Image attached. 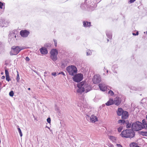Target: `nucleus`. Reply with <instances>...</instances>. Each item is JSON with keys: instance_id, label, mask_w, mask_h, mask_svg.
<instances>
[{"instance_id": "f257e3e1", "label": "nucleus", "mask_w": 147, "mask_h": 147, "mask_svg": "<svg viewBox=\"0 0 147 147\" xmlns=\"http://www.w3.org/2000/svg\"><path fill=\"white\" fill-rule=\"evenodd\" d=\"M142 123L138 121L134 123L132 125V129L134 131H136L142 129L143 128V126L146 129H147V122L145 119L142 120Z\"/></svg>"}, {"instance_id": "f03ea898", "label": "nucleus", "mask_w": 147, "mask_h": 147, "mask_svg": "<svg viewBox=\"0 0 147 147\" xmlns=\"http://www.w3.org/2000/svg\"><path fill=\"white\" fill-rule=\"evenodd\" d=\"M121 135L122 137L131 138L134 136L135 133L132 129H127L122 131Z\"/></svg>"}, {"instance_id": "7ed1b4c3", "label": "nucleus", "mask_w": 147, "mask_h": 147, "mask_svg": "<svg viewBox=\"0 0 147 147\" xmlns=\"http://www.w3.org/2000/svg\"><path fill=\"white\" fill-rule=\"evenodd\" d=\"M66 70L69 75L74 76L77 72V69L74 65H71L67 67L66 68Z\"/></svg>"}, {"instance_id": "20e7f679", "label": "nucleus", "mask_w": 147, "mask_h": 147, "mask_svg": "<svg viewBox=\"0 0 147 147\" xmlns=\"http://www.w3.org/2000/svg\"><path fill=\"white\" fill-rule=\"evenodd\" d=\"M22 49L19 46H13L11 48L10 55H17Z\"/></svg>"}, {"instance_id": "39448f33", "label": "nucleus", "mask_w": 147, "mask_h": 147, "mask_svg": "<svg viewBox=\"0 0 147 147\" xmlns=\"http://www.w3.org/2000/svg\"><path fill=\"white\" fill-rule=\"evenodd\" d=\"M83 78L82 74L79 73L74 75L72 77L73 80L76 82H79L82 81Z\"/></svg>"}, {"instance_id": "423d86ee", "label": "nucleus", "mask_w": 147, "mask_h": 147, "mask_svg": "<svg viewBox=\"0 0 147 147\" xmlns=\"http://www.w3.org/2000/svg\"><path fill=\"white\" fill-rule=\"evenodd\" d=\"M99 87L100 90L102 91H108V92H113V91L110 90V87L106 86L103 83H101L99 85Z\"/></svg>"}, {"instance_id": "0eeeda50", "label": "nucleus", "mask_w": 147, "mask_h": 147, "mask_svg": "<svg viewBox=\"0 0 147 147\" xmlns=\"http://www.w3.org/2000/svg\"><path fill=\"white\" fill-rule=\"evenodd\" d=\"M51 57L53 61H56L57 59V55L58 54L57 51L56 49H52L50 52Z\"/></svg>"}, {"instance_id": "6e6552de", "label": "nucleus", "mask_w": 147, "mask_h": 147, "mask_svg": "<svg viewBox=\"0 0 147 147\" xmlns=\"http://www.w3.org/2000/svg\"><path fill=\"white\" fill-rule=\"evenodd\" d=\"M86 86V85H85V82H84L78 84L77 87L79 88V92H84L85 90V88Z\"/></svg>"}, {"instance_id": "1a4fd4ad", "label": "nucleus", "mask_w": 147, "mask_h": 147, "mask_svg": "<svg viewBox=\"0 0 147 147\" xmlns=\"http://www.w3.org/2000/svg\"><path fill=\"white\" fill-rule=\"evenodd\" d=\"M118 123H121L123 125H126L127 128H132V125L131 123H129L128 120H124L120 119L118 121Z\"/></svg>"}, {"instance_id": "9d476101", "label": "nucleus", "mask_w": 147, "mask_h": 147, "mask_svg": "<svg viewBox=\"0 0 147 147\" xmlns=\"http://www.w3.org/2000/svg\"><path fill=\"white\" fill-rule=\"evenodd\" d=\"M86 117L87 120L90 119V121L92 123H94L98 121V119L96 116L93 115H91L90 117L88 115H86Z\"/></svg>"}, {"instance_id": "9b49d317", "label": "nucleus", "mask_w": 147, "mask_h": 147, "mask_svg": "<svg viewBox=\"0 0 147 147\" xmlns=\"http://www.w3.org/2000/svg\"><path fill=\"white\" fill-rule=\"evenodd\" d=\"M101 81V78L100 76L97 75L94 76L92 81L94 83L97 84L99 83Z\"/></svg>"}, {"instance_id": "f8f14e48", "label": "nucleus", "mask_w": 147, "mask_h": 147, "mask_svg": "<svg viewBox=\"0 0 147 147\" xmlns=\"http://www.w3.org/2000/svg\"><path fill=\"white\" fill-rule=\"evenodd\" d=\"M30 34V32L26 30H22L20 32V34L21 36L23 37H26L28 36Z\"/></svg>"}, {"instance_id": "ddd939ff", "label": "nucleus", "mask_w": 147, "mask_h": 147, "mask_svg": "<svg viewBox=\"0 0 147 147\" xmlns=\"http://www.w3.org/2000/svg\"><path fill=\"white\" fill-rule=\"evenodd\" d=\"M121 102V99L118 97H116L114 101V104L118 106L119 105Z\"/></svg>"}, {"instance_id": "4468645a", "label": "nucleus", "mask_w": 147, "mask_h": 147, "mask_svg": "<svg viewBox=\"0 0 147 147\" xmlns=\"http://www.w3.org/2000/svg\"><path fill=\"white\" fill-rule=\"evenodd\" d=\"M128 116V113L127 112L124 111L122 115L121 118L122 119H126Z\"/></svg>"}, {"instance_id": "2eb2a0df", "label": "nucleus", "mask_w": 147, "mask_h": 147, "mask_svg": "<svg viewBox=\"0 0 147 147\" xmlns=\"http://www.w3.org/2000/svg\"><path fill=\"white\" fill-rule=\"evenodd\" d=\"M40 53L42 54H46L47 53L48 51L46 48L45 47H42L40 49Z\"/></svg>"}, {"instance_id": "dca6fc26", "label": "nucleus", "mask_w": 147, "mask_h": 147, "mask_svg": "<svg viewBox=\"0 0 147 147\" xmlns=\"http://www.w3.org/2000/svg\"><path fill=\"white\" fill-rule=\"evenodd\" d=\"M124 111L123 110L122 108H119L117 112V115L119 116L122 115Z\"/></svg>"}, {"instance_id": "f3484780", "label": "nucleus", "mask_w": 147, "mask_h": 147, "mask_svg": "<svg viewBox=\"0 0 147 147\" xmlns=\"http://www.w3.org/2000/svg\"><path fill=\"white\" fill-rule=\"evenodd\" d=\"M114 104V100L113 99L110 98L109 100L105 103L107 106H109L112 105Z\"/></svg>"}, {"instance_id": "a211bd4d", "label": "nucleus", "mask_w": 147, "mask_h": 147, "mask_svg": "<svg viewBox=\"0 0 147 147\" xmlns=\"http://www.w3.org/2000/svg\"><path fill=\"white\" fill-rule=\"evenodd\" d=\"M91 23L86 21H84L83 22V24L84 27H90V26Z\"/></svg>"}, {"instance_id": "6ab92c4d", "label": "nucleus", "mask_w": 147, "mask_h": 147, "mask_svg": "<svg viewBox=\"0 0 147 147\" xmlns=\"http://www.w3.org/2000/svg\"><path fill=\"white\" fill-rule=\"evenodd\" d=\"M83 92H78V97L80 98L81 97V99H83L84 97L83 96V94L82 93Z\"/></svg>"}, {"instance_id": "aec40b11", "label": "nucleus", "mask_w": 147, "mask_h": 147, "mask_svg": "<svg viewBox=\"0 0 147 147\" xmlns=\"http://www.w3.org/2000/svg\"><path fill=\"white\" fill-rule=\"evenodd\" d=\"M109 138L113 142H115L116 140V138L113 136H109Z\"/></svg>"}, {"instance_id": "412c9836", "label": "nucleus", "mask_w": 147, "mask_h": 147, "mask_svg": "<svg viewBox=\"0 0 147 147\" xmlns=\"http://www.w3.org/2000/svg\"><path fill=\"white\" fill-rule=\"evenodd\" d=\"M140 134L143 136H147V131H141Z\"/></svg>"}, {"instance_id": "4be33fe9", "label": "nucleus", "mask_w": 147, "mask_h": 147, "mask_svg": "<svg viewBox=\"0 0 147 147\" xmlns=\"http://www.w3.org/2000/svg\"><path fill=\"white\" fill-rule=\"evenodd\" d=\"M78 106H81V107H84V108H88V107H87V106L86 105V104H84L83 103H82L81 104L79 105H78Z\"/></svg>"}, {"instance_id": "5701e85b", "label": "nucleus", "mask_w": 147, "mask_h": 147, "mask_svg": "<svg viewBox=\"0 0 147 147\" xmlns=\"http://www.w3.org/2000/svg\"><path fill=\"white\" fill-rule=\"evenodd\" d=\"M18 132L20 134V136L21 137H22V131H21V129H20V128H19V127L18 126Z\"/></svg>"}, {"instance_id": "b1692460", "label": "nucleus", "mask_w": 147, "mask_h": 147, "mask_svg": "<svg viewBox=\"0 0 147 147\" xmlns=\"http://www.w3.org/2000/svg\"><path fill=\"white\" fill-rule=\"evenodd\" d=\"M4 4L3 3L0 2V8L2 9L3 7L4 6Z\"/></svg>"}, {"instance_id": "393cba45", "label": "nucleus", "mask_w": 147, "mask_h": 147, "mask_svg": "<svg viewBox=\"0 0 147 147\" xmlns=\"http://www.w3.org/2000/svg\"><path fill=\"white\" fill-rule=\"evenodd\" d=\"M6 79L7 81L9 82L10 79V78L9 76H6Z\"/></svg>"}, {"instance_id": "a878e982", "label": "nucleus", "mask_w": 147, "mask_h": 147, "mask_svg": "<svg viewBox=\"0 0 147 147\" xmlns=\"http://www.w3.org/2000/svg\"><path fill=\"white\" fill-rule=\"evenodd\" d=\"M123 127H122V126H121V127H120L119 128H118V131L119 132H121L122 129H123Z\"/></svg>"}, {"instance_id": "bb28decb", "label": "nucleus", "mask_w": 147, "mask_h": 147, "mask_svg": "<svg viewBox=\"0 0 147 147\" xmlns=\"http://www.w3.org/2000/svg\"><path fill=\"white\" fill-rule=\"evenodd\" d=\"M91 52L90 50H88L87 52V55H90L91 54Z\"/></svg>"}, {"instance_id": "cd10ccee", "label": "nucleus", "mask_w": 147, "mask_h": 147, "mask_svg": "<svg viewBox=\"0 0 147 147\" xmlns=\"http://www.w3.org/2000/svg\"><path fill=\"white\" fill-rule=\"evenodd\" d=\"M5 72L6 76H9V72L6 69H5Z\"/></svg>"}, {"instance_id": "c85d7f7f", "label": "nucleus", "mask_w": 147, "mask_h": 147, "mask_svg": "<svg viewBox=\"0 0 147 147\" xmlns=\"http://www.w3.org/2000/svg\"><path fill=\"white\" fill-rule=\"evenodd\" d=\"M108 94L109 96H113L114 95V92H108Z\"/></svg>"}, {"instance_id": "c756f323", "label": "nucleus", "mask_w": 147, "mask_h": 147, "mask_svg": "<svg viewBox=\"0 0 147 147\" xmlns=\"http://www.w3.org/2000/svg\"><path fill=\"white\" fill-rule=\"evenodd\" d=\"M47 121L48 123H50L51 121V118L50 117L48 118L47 119Z\"/></svg>"}, {"instance_id": "7c9ffc66", "label": "nucleus", "mask_w": 147, "mask_h": 147, "mask_svg": "<svg viewBox=\"0 0 147 147\" xmlns=\"http://www.w3.org/2000/svg\"><path fill=\"white\" fill-rule=\"evenodd\" d=\"M136 0H130V1L129 2V3H131L134 2L135 1H136Z\"/></svg>"}, {"instance_id": "2f4dec72", "label": "nucleus", "mask_w": 147, "mask_h": 147, "mask_svg": "<svg viewBox=\"0 0 147 147\" xmlns=\"http://www.w3.org/2000/svg\"><path fill=\"white\" fill-rule=\"evenodd\" d=\"M9 95L11 96H13L14 94V92H9Z\"/></svg>"}, {"instance_id": "473e14b6", "label": "nucleus", "mask_w": 147, "mask_h": 147, "mask_svg": "<svg viewBox=\"0 0 147 147\" xmlns=\"http://www.w3.org/2000/svg\"><path fill=\"white\" fill-rule=\"evenodd\" d=\"M54 42L55 45V47L57 46V40H54Z\"/></svg>"}, {"instance_id": "72a5a7b5", "label": "nucleus", "mask_w": 147, "mask_h": 147, "mask_svg": "<svg viewBox=\"0 0 147 147\" xmlns=\"http://www.w3.org/2000/svg\"><path fill=\"white\" fill-rule=\"evenodd\" d=\"M26 60L27 61H29L30 60V59L28 57H26Z\"/></svg>"}, {"instance_id": "f704fd0d", "label": "nucleus", "mask_w": 147, "mask_h": 147, "mask_svg": "<svg viewBox=\"0 0 147 147\" xmlns=\"http://www.w3.org/2000/svg\"><path fill=\"white\" fill-rule=\"evenodd\" d=\"M116 145L117 146V147H123L122 146V145H121V144H116Z\"/></svg>"}, {"instance_id": "c9c22d12", "label": "nucleus", "mask_w": 147, "mask_h": 147, "mask_svg": "<svg viewBox=\"0 0 147 147\" xmlns=\"http://www.w3.org/2000/svg\"><path fill=\"white\" fill-rule=\"evenodd\" d=\"M109 147H114L111 144H109Z\"/></svg>"}, {"instance_id": "e433bc0d", "label": "nucleus", "mask_w": 147, "mask_h": 147, "mask_svg": "<svg viewBox=\"0 0 147 147\" xmlns=\"http://www.w3.org/2000/svg\"><path fill=\"white\" fill-rule=\"evenodd\" d=\"M52 75L53 76H55L56 73H52Z\"/></svg>"}, {"instance_id": "4c0bfd02", "label": "nucleus", "mask_w": 147, "mask_h": 147, "mask_svg": "<svg viewBox=\"0 0 147 147\" xmlns=\"http://www.w3.org/2000/svg\"><path fill=\"white\" fill-rule=\"evenodd\" d=\"M5 76H3L1 77V79H5Z\"/></svg>"}, {"instance_id": "58836bf2", "label": "nucleus", "mask_w": 147, "mask_h": 147, "mask_svg": "<svg viewBox=\"0 0 147 147\" xmlns=\"http://www.w3.org/2000/svg\"><path fill=\"white\" fill-rule=\"evenodd\" d=\"M136 35H138V31H137V32H136Z\"/></svg>"}, {"instance_id": "ea45409f", "label": "nucleus", "mask_w": 147, "mask_h": 147, "mask_svg": "<svg viewBox=\"0 0 147 147\" xmlns=\"http://www.w3.org/2000/svg\"><path fill=\"white\" fill-rule=\"evenodd\" d=\"M132 34L133 35L136 36V34L135 33H133Z\"/></svg>"}, {"instance_id": "a19ab883", "label": "nucleus", "mask_w": 147, "mask_h": 147, "mask_svg": "<svg viewBox=\"0 0 147 147\" xmlns=\"http://www.w3.org/2000/svg\"><path fill=\"white\" fill-rule=\"evenodd\" d=\"M61 73L62 74H63V75H65L64 74L63 72H62Z\"/></svg>"}, {"instance_id": "79ce46f5", "label": "nucleus", "mask_w": 147, "mask_h": 147, "mask_svg": "<svg viewBox=\"0 0 147 147\" xmlns=\"http://www.w3.org/2000/svg\"><path fill=\"white\" fill-rule=\"evenodd\" d=\"M2 84L1 82H0V86Z\"/></svg>"}, {"instance_id": "37998d69", "label": "nucleus", "mask_w": 147, "mask_h": 147, "mask_svg": "<svg viewBox=\"0 0 147 147\" xmlns=\"http://www.w3.org/2000/svg\"><path fill=\"white\" fill-rule=\"evenodd\" d=\"M28 90H30V88H28Z\"/></svg>"}, {"instance_id": "c03bdc74", "label": "nucleus", "mask_w": 147, "mask_h": 147, "mask_svg": "<svg viewBox=\"0 0 147 147\" xmlns=\"http://www.w3.org/2000/svg\"><path fill=\"white\" fill-rule=\"evenodd\" d=\"M111 37H112V36L111 35H110V38H111Z\"/></svg>"}, {"instance_id": "a18cd8bd", "label": "nucleus", "mask_w": 147, "mask_h": 147, "mask_svg": "<svg viewBox=\"0 0 147 147\" xmlns=\"http://www.w3.org/2000/svg\"><path fill=\"white\" fill-rule=\"evenodd\" d=\"M10 92H13V91H11Z\"/></svg>"}, {"instance_id": "49530a36", "label": "nucleus", "mask_w": 147, "mask_h": 147, "mask_svg": "<svg viewBox=\"0 0 147 147\" xmlns=\"http://www.w3.org/2000/svg\"><path fill=\"white\" fill-rule=\"evenodd\" d=\"M18 75V76H19V75H18H18Z\"/></svg>"}, {"instance_id": "de8ad7c7", "label": "nucleus", "mask_w": 147, "mask_h": 147, "mask_svg": "<svg viewBox=\"0 0 147 147\" xmlns=\"http://www.w3.org/2000/svg\"><path fill=\"white\" fill-rule=\"evenodd\" d=\"M86 90H87V89H86Z\"/></svg>"}, {"instance_id": "09e8293b", "label": "nucleus", "mask_w": 147, "mask_h": 147, "mask_svg": "<svg viewBox=\"0 0 147 147\" xmlns=\"http://www.w3.org/2000/svg\"><path fill=\"white\" fill-rule=\"evenodd\" d=\"M146 34H147V31L146 32Z\"/></svg>"}]
</instances>
